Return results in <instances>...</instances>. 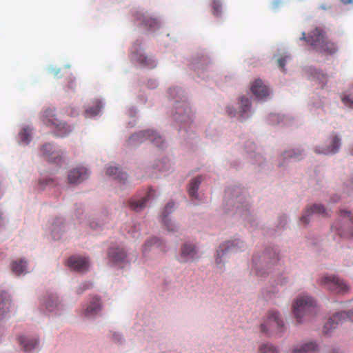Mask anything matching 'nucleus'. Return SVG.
<instances>
[{
	"instance_id": "nucleus-1",
	"label": "nucleus",
	"mask_w": 353,
	"mask_h": 353,
	"mask_svg": "<svg viewBox=\"0 0 353 353\" xmlns=\"http://www.w3.org/2000/svg\"><path fill=\"white\" fill-rule=\"evenodd\" d=\"M300 39L305 41L314 49L325 54H332L337 51L336 44L328 39L325 37L324 31L320 28L314 29L307 37L305 36V33L303 32Z\"/></svg>"
},
{
	"instance_id": "nucleus-2",
	"label": "nucleus",
	"mask_w": 353,
	"mask_h": 353,
	"mask_svg": "<svg viewBox=\"0 0 353 353\" xmlns=\"http://www.w3.org/2000/svg\"><path fill=\"white\" fill-rule=\"evenodd\" d=\"M42 121L46 125L54 129L55 133L59 137H65L72 131L70 126L56 117L54 110L51 108H48L43 111Z\"/></svg>"
},
{
	"instance_id": "nucleus-3",
	"label": "nucleus",
	"mask_w": 353,
	"mask_h": 353,
	"mask_svg": "<svg viewBox=\"0 0 353 353\" xmlns=\"http://www.w3.org/2000/svg\"><path fill=\"white\" fill-rule=\"evenodd\" d=\"M315 305L314 301L310 296H302L297 298L292 308L298 323H301L304 316L312 314L314 311Z\"/></svg>"
},
{
	"instance_id": "nucleus-4",
	"label": "nucleus",
	"mask_w": 353,
	"mask_h": 353,
	"mask_svg": "<svg viewBox=\"0 0 353 353\" xmlns=\"http://www.w3.org/2000/svg\"><path fill=\"white\" fill-rule=\"evenodd\" d=\"M320 285L334 293H343L348 290L347 284L335 276H323L320 280Z\"/></svg>"
},
{
	"instance_id": "nucleus-5",
	"label": "nucleus",
	"mask_w": 353,
	"mask_h": 353,
	"mask_svg": "<svg viewBox=\"0 0 353 353\" xmlns=\"http://www.w3.org/2000/svg\"><path fill=\"white\" fill-rule=\"evenodd\" d=\"M283 326V321L279 318L275 311H271L268 314V319L261 324V331L264 333H270L274 331H281Z\"/></svg>"
},
{
	"instance_id": "nucleus-6",
	"label": "nucleus",
	"mask_w": 353,
	"mask_h": 353,
	"mask_svg": "<svg viewBox=\"0 0 353 353\" xmlns=\"http://www.w3.org/2000/svg\"><path fill=\"white\" fill-rule=\"evenodd\" d=\"M146 139L150 140L157 145H161L163 143L162 138L152 130L141 131L137 134H133L130 138L131 141L142 142Z\"/></svg>"
},
{
	"instance_id": "nucleus-7",
	"label": "nucleus",
	"mask_w": 353,
	"mask_h": 353,
	"mask_svg": "<svg viewBox=\"0 0 353 353\" xmlns=\"http://www.w3.org/2000/svg\"><path fill=\"white\" fill-rule=\"evenodd\" d=\"M345 319L353 322V311L336 313L324 325V332L327 334L330 328L335 327L338 324L344 322Z\"/></svg>"
},
{
	"instance_id": "nucleus-8",
	"label": "nucleus",
	"mask_w": 353,
	"mask_h": 353,
	"mask_svg": "<svg viewBox=\"0 0 353 353\" xmlns=\"http://www.w3.org/2000/svg\"><path fill=\"white\" fill-rule=\"evenodd\" d=\"M89 172L85 168H77L68 173V182L71 184H78L85 180L89 176Z\"/></svg>"
},
{
	"instance_id": "nucleus-9",
	"label": "nucleus",
	"mask_w": 353,
	"mask_h": 353,
	"mask_svg": "<svg viewBox=\"0 0 353 353\" xmlns=\"http://www.w3.org/2000/svg\"><path fill=\"white\" fill-rule=\"evenodd\" d=\"M68 265L70 268L78 272H84L88 269L89 261L81 256H73L68 259Z\"/></svg>"
},
{
	"instance_id": "nucleus-10",
	"label": "nucleus",
	"mask_w": 353,
	"mask_h": 353,
	"mask_svg": "<svg viewBox=\"0 0 353 353\" xmlns=\"http://www.w3.org/2000/svg\"><path fill=\"white\" fill-rule=\"evenodd\" d=\"M252 94L259 99H264L270 94L269 88L261 80L256 79L251 85Z\"/></svg>"
},
{
	"instance_id": "nucleus-11",
	"label": "nucleus",
	"mask_w": 353,
	"mask_h": 353,
	"mask_svg": "<svg viewBox=\"0 0 353 353\" xmlns=\"http://www.w3.org/2000/svg\"><path fill=\"white\" fill-rule=\"evenodd\" d=\"M313 214H318L323 216H326L327 214L323 205L315 204L306 209L305 214H303L301 218V223L305 225L307 224L309 222V217Z\"/></svg>"
},
{
	"instance_id": "nucleus-12",
	"label": "nucleus",
	"mask_w": 353,
	"mask_h": 353,
	"mask_svg": "<svg viewBox=\"0 0 353 353\" xmlns=\"http://www.w3.org/2000/svg\"><path fill=\"white\" fill-rule=\"evenodd\" d=\"M108 256L114 263L117 265L125 261L126 254L122 248H115L110 250Z\"/></svg>"
},
{
	"instance_id": "nucleus-13",
	"label": "nucleus",
	"mask_w": 353,
	"mask_h": 353,
	"mask_svg": "<svg viewBox=\"0 0 353 353\" xmlns=\"http://www.w3.org/2000/svg\"><path fill=\"white\" fill-rule=\"evenodd\" d=\"M41 151L43 157L48 160L56 163L59 162L57 159L60 157L59 152L54 150L52 145L49 143L44 144Z\"/></svg>"
},
{
	"instance_id": "nucleus-14",
	"label": "nucleus",
	"mask_w": 353,
	"mask_h": 353,
	"mask_svg": "<svg viewBox=\"0 0 353 353\" xmlns=\"http://www.w3.org/2000/svg\"><path fill=\"white\" fill-rule=\"evenodd\" d=\"M154 190L152 188L148 190L147 195L141 201L131 200L129 203L130 208L134 210L139 211L141 210L145 205L148 199L153 196Z\"/></svg>"
},
{
	"instance_id": "nucleus-15",
	"label": "nucleus",
	"mask_w": 353,
	"mask_h": 353,
	"mask_svg": "<svg viewBox=\"0 0 353 353\" xmlns=\"http://www.w3.org/2000/svg\"><path fill=\"white\" fill-rule=\"evenodd\" d=\"M341 146V139L336 135H334L331 138V146L323 149L322 151H319L318 149H315V152L319 154H331L336 152Z\"/></svg>"
},
{
	"instance_id": "nucleus-16",
	"label": "nucleus",
	"mask_w": 353,
	"mask_h": 353,
	"mask_svg": "<svg viewBox=\"0 0 353 353\" xmlns=\"http://www.w3.org/2000/svg\"><path fill=\"white\" fill-rule=\"evenodd\" d=\"M174 203L169 202L166 204L164 210L162 214L161 221L162 223L165 225L168 230H174V225L172 223L170 220L168 219V215L172 212L174 208Z\"/></svg>"
},
{
	"instance_id": "nucleus-17",
	"label": "nucleus",
	"mask_w": 353,
	"mask_h": 353,
	"mask_svg": "<svg viewBox=\"0 0 353 353\" xmlns=\"http://www.w3.org/2000/svg\"><path fill=\"white\" fill-rule=\"evenodd\" d=\"M196 252V249L194 245L185 243L181 248V259L183 261L192 259L194 257Z\"/></svg>"
},
{
	"instance_id": "nucleus-18",
	"label": "nucleus",
	"mask_w": 353,
	"mask_h": 353,
	"mask_svg": "<svg viewBox=\"0 0 353 353\" xmlns=\"http://www.w3.org/2000/svg\"><path fill=\"white\" fill-rule=\"evenodd\" d=\"M101 310L100 300L97 297H94L91 303L85 309V315L91 316L97 314Z\"/></svg>"
},
{
	"instance_id": "nucleus-19",
	"label": "nucleus",
	"mask_w": 353,
	"mask_h": 353,
	"mask_svg": "<svg viewBox=\"0 0 353 353\" xmlns=\"http://www.w3.org/2000/svg\"><path fill=\"white\" fill-rule=\"evenodd\" d=\"M19 343L26 352L33 350L38 345V341L35 339H28L26 336H20L19 338Z\"/></svg>"
},
{
	"instance_id": "nucleus-20",
	"label": "nucleus",
	"mask_w": 353,
	"mask_h": 353,
	"mask_svg": "<svg viewBox=\"0 0 353 353\" xmlns=\"http://www.w3.org/2000/svg\"><path fill=\"white\" fill-rule=\"evenodd\" d=\"M316 345L313 342L305 343L294 348L290 353H313L316 350Z\"/></svg>"
},
{
	"instance_id": "nucleus-21",
	"label": "nucleus",
	"mask_w": 353,
	"mask_h": 353,
	"mask_svg": "<svg viewBox=\"0 0 353 353\" xmlns=\"http://www.w3.org/2000/svg\"><path fill=\"white\" fill-rule=\"evenodd\" d=\"M341 216L343 219L344 221L347 224H350L353 225V215L351 214V213L347 210H341ZM339 234L341 236H346V237H353V230L347 232V233H342L340 231H339Z\"/></svg>"
},
{
	"instance_id": "nucleus-22",
	"label": "nucleus",
	"mask_w": 353,
	"mask_h": 353,
	"mask_svg": "<svg viewBox=\"0 0 353 353\" xmlns=\"http://www.w3.org/2000/svg\"><path fill=\"white\" fill-rule=\"evenodd\" d=\"M201 179L200 176H197L192 179L189 184L188 193L189 196L192 199H196L197 197V190L201 183Z\"/></svg>"
},
{
	"instance_id": "nucleus-23",
	"label": "nucleus",
	"mask_w": 353,
	"mask_h": 353,
	"mask_svg": "<svg viewBox=\"0 0 353 353\" xmlns=\"http://www.w3.org/2000/svg\"><path fill=\"white\" fill-rule=\"evenodd\" d=\"M106 174L109 176H113L116 179L123 181L126 179L125 174L122 172L117 167H108L106 170Z\"/></svg>"
},
{
	"instance_id": "nucleus-24",
	"label": "nucleus",
	"mask_w": 353,
	"mask_h": 353,
	"mask_svg": "<svg viewBox=\"0 0 353 353\" xmlns=\"http://www.w3.org/2000/svg\"><path fill=\"white\" fill-rule=\"evenodd\" d=\"M26 263L23 260H16L12 263V271L17 275L26 272Z\"/></svg>"
},
{
	"instance_id": "nucleus-25",
	"label": "nucleus",
	"mask_w": 353,
	"mask_h": 353,
	"mask_svg": "<svg viewBox=\"0 0 353 353\" xmlns=\"http://www.w3.org/2000/svg\"><path fill=\"white\" fill-rule=\"evenodd\" d=\"M32 131L28 127L24 128L19 134L20 142L23 144H28L31 138Z\"/></svg>"
},
{
	"instance_id": "nucleus-26",
	"label": "nucleus",
	"mask_w": 353,
	"mask_h": 353,
	"mask_svg": "<svg viewBox=\"0 0 353 353\" xmlns=\"http://www.w3.org/2000/svg\"><path fill=\"white\" fill-rule=\"evenodd\" d=\"M9 302L6 299V293L0 294V317L7 311L9 307Z\"/></svg>"
},
{
	"instance_id": "nucleus-27",
	"label": "nucleus",
	"mask_w": 353,
	"mask_h": 353,
	"mask_svg": "<svg viewBox=\"0 0 353 353\" xmlns=\"http://www.w3.org/2000/svg\"><path fill=\"white\" fill-rule=\"evenodd\" d=\"M138 61L147 68H152L155 66L154 61L143 54L139 56Z\"/></svg>"
},
{
	"instance_id": "nucleus-28",
	"label": "nucleus",
	"mask_w": 353,
	"mask_h": 353,
	"mask_svg": "<svg viewBox=\"0 0 353 353\" xmlns=\"http://www.w3.org/2000/svg\"><path fill=\"white\" fill-rule=\"evenodd\" d=\"M143 18V22L145 25V26H148L149 28L155 30L159 28V22L157 19L151 18V17H146L145 16H142Z\"/></svg>"
},
{
	"instance_id": "nucleus-29",
	"label": "nucleus",
	"mask_w": 353,
	"mask_h": 353,
	"mask_svg": "<svg viewBox=\"0 0 353 353\" xmlns=\"http://www.w3.org/2000/svg\"><path fill=\"white\" fill-rule=\"evenodd\" d=\"M230 245H233V242L228 241L226 243V244H223L219 247V248L217 250V259H216V263H219V258H221L224 254V249L225 250H228L230 249Z\"/></svg>"
},
{
	"instance_id": "nucleus-30",
	"label": "nucleus",
	"mask_w": 353,
	"mask_h": 353,
	"mask_svg": "<svg viewBox=\"0 0 353 353\" xmlns=\"http://www.w3.org/2000/svg\"><path fill=\"white\" fill-rule=\"evenodd\" d=\"M261 353H278L274 347L270 344H263L259 347Z\"/></svg>"
},
{
	"instance_id": "nucleus-31",
	"label": "nucleus",
	"mask_w": 353,
	"mask_h": 353,
	"mask_svg": "<svg viewBox=\"0 0 353 353\" xmlns=\"http://www.w3.org/2000/svg\"><path fill=\"white\" fill-rule=\"evenodd\" d=\"M343 103L350 107L353 108V88H352L351 92L349 95L345 96L342 98Z\"/></svg>"
},
{
	"instance_id": "nucleus-32",
	"label": "nucleus",
	"mask_w": 353,
	"mask_h": 353,
	"mask_svg": "<svg viewBox=\"0 0 353 353\" xmlns=\"http://www.w3.org/2000/svg\"><path fill=\"white\" fill-rule=\"evenodd\" d=\"M100 111V108L99 105H95L94 107L88 108L85 111V114L86 117H93L97 115Z\"/></svg>"
},
{
	"instance_id": "nucleus-33",
	"label": "nucleus",
	"mask_w": 353,
	"mask_h": 353,
	"mask_svg": "<svg viewBox=\"0 0 353 353\" xmlns=\"http://www.w3.org/2000/svg\"><path fill=\"white\" fill-rule=\"evenodd\" d=\"M240 104L242 108L243 112H245L247 110H248L250 106V102L249 99L244 97L241 99Z\"/></svg>"
},
{
	"instance_id": "nucleus-34",
	"label": "nucleus",
	"mask_w": 353,
	"mask_h": 353,
	"mask_svg": "<svg viewBox=\"0 0 353 353\" xmlns=\"http://www.w3.org/2000/svg\"><path fill=\"white\" fill-rule=\"evenodd\" d=\"M316 78L318 81H319V83H321V86L323 87L327 81V76L321 72H316V76L314 77Z\"/></svg>"
},
{
	"instance_id": "nucleus-35",
	"label": "nucleus",
	"mask_w": 353,
	"mask_h": 353,
	"mask_svg": "<svg viewBox=\"0 0 353 353\" xmlns=\"http://www.w3.org/2000/svg\"><path fill=\"white\" fill-rule=\"evenodd\" d=\"M160 243L159 239L156 237L152 238L145 243L144 250H145L149 245H159Z\"/></svg>"
},
{
	"instance_id": "nucleus-36",
	"label": "nucleus",
	"mask_w": 353,
	"mask_h": 353,
	"mask_svg": "<svg viewBox=\"0 0 353 353\" xmlns=\"http://www.w3.org/2000/svg\"><path fill=\"white\" fill-rule=\"evenodd\" d=\"M288 59V57H282L279 59L278 60V64L279 66L281 68V69L284 71L285 70V65L286 63L287 59Z\"/></svg>"
},
{
	"instance_id": "nucleus-37",
	"label": "nucleus",
	"mask_w": 353,
	"mask_h": 353,
	"mask_svg": "<svg viewBox=\"0 0 353 353\" xmlns=\"http://www.w3.org/2000/svg\"><path fill=\"white\" fill-rule=\"evenodd\" d=\"M212 9L214 14L218 15L221 10V5L219 4V3L217 1H214L212 3Z\"/></svg>"
},
{
	"instance_id": "nucleus-38",
	"label": "nucleus",
	"mask_w": 353,
	"mask_h": 353,
	"mask_svg": "<svg viewBox=\"0 0 353 353\" xmlns=\"http://www.w3.org/2000/svg\"><path fill=\"white\" fill-rule=\"evenodd\" d=\"M70 109H71L70 116L73 117V116L78 114V112H77V110L74 108H71Z\"/></svg>"
},
{
	"instance_id": "nucleus-39",
	"label": "nucleus",
	"mask_w": 353,
	"mask_h": 353,
	"mask_svg": "<svg viewBox=\"0 0 353 353\" xmlns=\"http://www.w3.org/2000/svg\"><path fill=\"white\" fill-rule=\"evenodd\" d=\"M73 85H74L73 81L70 80V82L68 83V89L72 88Z\"/></svg>"
},
{
	"instance_id": "nucleus-40",
	"label": "nucleus",
	"mask_w": 353,
	"mask_h": 353,
	"mask_svg": "<svg viewBox=\"0 0 353 353\" xmlns=\"http://www.w3.org/2000/svg\"><path fill=\"white\" fill-rule=\"evenodd\" d=\"M90 285H91V284H90V283L85 284V288H84L83 289H82V290H81L80 292H83V290H86V289L89 288Z\"/></svg>"
},
{
	"instance_id": "nucleus-41",
	"label": "nucleus",
	"mask_w": 353,
	"mask_h": 353,
	"mask_svg": "<svg viewBox=\"0 0 353 353\" xmlns=\"http://www.w3.org/2000/svg\"><path fill=\"white\" fill-rule=\"evenodd\" d=\"M321 8L323 10H326L328 8L325 5H322V6H321Z\"/></svg>"
},
{
	"instance_id": "nucleus-42",
	"label": "nucleus",
	"mask_w": 353,
	"mask_h": 353,
	"mask_svg": "<svg viewBox=\"0 0 353 353\" xmlns=\"http://www.w3.org/2000/svg\"><path fill=\"white\" fill-rule=\"evenodd\" d=\"M332 353H339V352L336 350H333Z\"/></svg>"
},
{
	"instance_id": "nucleus-43",
	"label": "nucleus",
	"mask_w": 353,
	"mask_h": 353,
	"mask_svg": "<svg viewBox=\"0 0 353 353\" xmlns=\"http://www.w3.org/2000/svg\"><path fill=\"white\" fill-rule=\"evenodd\" d=\"M286 155H288V157H293L294 154H287Z\"/></svg>"
}]
</instances>
